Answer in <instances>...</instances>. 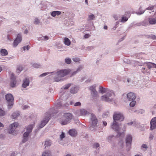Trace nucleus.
Returning a JSON list of instances; mask_svg holds the SVG:
<instances>
[{"label":"nucleus","mask_w":156,"mask_h":156,"mask_svg":"<svg viewBox=\"0 0 156 156\" xmlns=\"http://www.w3.org/2000/svg\"><path fill=\"white\" fill-rule=\"evenodd\" d=\"M70 72V70L69 69H62L58 71L56 73V76L54 78L55 81L56 82L60 81L62 77L69 75Z\"/></svg>","instance_id":"1"},{"label":"nucleus","mask_w":156,"mask_h":156,"mask_svg":"<svg viewBox=\"0 0 156 156\" xmlns=\"http://www.w3.org/2000/svg\"><path fill=\"white\" fill-rule=\"evenodd\" d=\"M114 121L113 123V126L114 127H119L120 126L117 120L122 121L124 119V117L122 114L120 113L115 112L113 115Z\"/></svg>","instance_id":"2"},{"label":"nucleus","mask_w":156,"mask_h":156,"mask_svg":"<svg viewBox=\"0 0 156 156\" xmlns=\"http://www.w3.org/2000/svg\"><path fill=\"white\" fill-rule=\"evenodd\" d=\"M72 115L70 113H65L64 114L63 117V120L60 119V122L62 125L67 124L70 122V121L72 119Z\"/></svg>","instance_id":"3"},{"label":"nucleus","mask_w":156,"mask_h":156,"mask_svg":"<svg viewBox=\"0 0 156 156\" xmlns=\"http://www.w3.org/2000/svg\"><path fill=\"white\" fill-rule=\"evenodd\" d=\"M33 128L27 127L26 131L23 134V138L22 140L23 143L26 142L28 140L29 135L32 130Z\"/></svg>","instance_id":"4"},{"label":"nucleus","mask_w":156,"mask_h":156,"mask_svg":"<svg viewBox=\"0 0 156 156\" xmlns=\"http://www.w3.org/2000/svg\"><path fill=\"white\" fill-rule=\"evenodd\" d=\"M113 130L115 131L119 136L123 137L124 135L126 127H112Z\"/></svg>","instance_id":"5"},{"label":"nucleus","mask_w":156,"mask_h":156,"mask_svg":"<svg viewBox=\"0 0 156 156\" xmlns=\"http://www.w3.org/2000/svg\"><path fill=\"white\" fill-rule=\"evenodd\" d=\"M132 141V136L130 134L127 135L126 138V150L127 151H129L131 148Z\"/></svg>","instance_id":"6"},{"label":"nucleus","mask_w":156,"mask_h":156,"mask_svg":"<svg viewBox=\"0 0 156 156\" xmlns=\"http://www.w3.org/2000/svg\"><path fill=\"white\" fill-rule=\"evenodd\" d=\"M5 98L8 104V108H11L13 104V96L11 94H8L5 95Z\"/></svg>","instance_id":"7"},{"label":"nucleus","mask_w":156,"mask_h":156,"mask_svg":"<svg viewBox=\"0 0 156 156\" xmlns=\"http://www.w3.org/2000/svg\"><path fill=\"white\" fill-rule=\"evenodd\" d=\"M45 115L46 118H45V119L41 121V125L39 127H44L49 121L51 117V115L47 112L45 114Z\"/></svg>","instance_id":"8"},{"label":"nucleus","mask_w":156,"mask_h":156,"mask_svg":"<svg viewBox=\"0 0 156 156\" xmlns=\"http://www.w3.org/2000/svg\"><path fill=\"white\" fill-rule=\"evenodd\" d=\"M90 121V122L92 126H97L98 120L94 115L93 114L91 115Z\"/></svg>","instance_id":"9"},{"label":"nucleus","mask_w":156,"mask_h":156,"mask_svg":"<svg viewBox=\"0 0 156 156\" xmlns=\"http://www.w3.org/2000/svg\"><path fill=\"white\" fill-rule=\"evenodd\" d=\"M112 94H113V93L112 92L107 93L106 95H104L101 97V100L103 101H105L107 102L111 101V99L109 98V97H110Z\"/></svg>","instance_id":"10"},{"label":"nucleus","mask_w":156,"mask_h":156,"mask_svg":"<svg viewBox=\"0 0 156 156\" xmlns=\"http://www.w3.org/2000/svg\"><path fill=\"white\" fill-rule=\"evenodd\" d=\"M22 38L21 35L20 34H18L16 38L14 41L13 45L14 47H16L22 41Z\"/></svg>","instance_id":"11"},{"label":"nucleus","mask_w":156,"mask_h":156,"mask_svg":"<svg viewBox=\"0 0 156 156\" xmlns=\"http://www.w3.org/2000/svg\"><path fill=\"white\" fill-rule=\"evenodd\" d=\"M10 77L11 82L10 83V85L11 87H13L15 86L16 81V78L13 73H11Z\"/></svg>","instance_id":"12"},{"label":"nucleus","mask_w":156,"mask_h":156,"mask_svg":"<svg viewBox=\"0 0 156 156\" xmlns=\"http://www.w3.org/2000/svg\"><path fill=\"white\" fill-rule=\"evenodd\" d=\"M95 88V86H93L90 87V90L91 92V94L94 97H97L98 95V93Z\"/></svg>","instance_id":"13"},{"label":"nucleus","mask_w":156,"mask_h":156,"mask_svg":"<svg viewBox=\"0 0 156 156\" xmlns=\"http://www.w3.org/2000/svg\"><path fill=\"white\" fill-rule=\"evenodd\" d=\"M68 133L70 135L73 137H76L77 134V131L73 129H69L68 132Z\"/></svg>","instance_id":"14"},{"label":"nucleus","mask_w":156,"mask_h":156,"mask_svg":"<svg viewBox=\"0 0 156 156\" xmlns=\"http://www.w3.org/2000/svg\"><path fill=\"white\" fill-rule=\"evenodd\" d=\"M127 97L129 101H133L136 98L135 94L133 93H129L127 94Z\"/></svg>","instance_id":"15"},{"label":"nucleus","mask_w":156,"mask_h":156,"mask_svg":"<svg viewBox=\"0 0 156 156\" xmlns=\"http://www.w3.org/2000/svg\"><path fill=\"white\" fill-rule=\"evenodd\" d=\"M144 64H146V66L149 70L152 67L156 68V64L151 62H145Z\"/></svg>","instance_id":"16"},{"label":"nucleus","mask_w":156,"mask_h":156,"mask_svg":"<svg viewBox=\"0 0 156 156\" xmlns=\"http://www.w3.org/2000/svg\"><path fill=\"white\" fill-rule=\"evenodd\" d=\"M150 127H156V117L153 118L150 122Z\"/></svg>","instance_id":"17"},{"label":"nucleus","mask_w":156,"mask_h":156,"mask_svg":"<svg viewBox=\"0 0 156 156\" xmlns=\"http://www.w3.org/2000/svg\"><path fill=\"white\" fill-rule=\"evenodd\" d=\"M29 80L26 79L23 81V82L22 84V87L24 88H26L27 86L29 85Z\"/></svg>","instance_id":"18"},{"label":"nucleus","mask_w":156,"mask_h":156,"mask_svg":"<svg viewBox=\"0 0 156 156\" xmlns=\"http://www.w3.org/2000/svg\"><path fill=\"white\" fill-rule=\"evenodd\" d=\"M0 54L2 56H6L8 54V52L6 49H2L0 51Z\"/></svg>","instance_id":"19"},{"label":"nucleus","mask_w":156,"mask_h":156,"mask_svg":"<svg viewBox=\"0 0 156 156\" xmlns=\"http://www.w3.org/2000/svg\"><path fill=\"white\" fill-rule=\"evenodd\" d=\"M42 156H51V152L49 150H47L44 151Z\"/></svg>","instance_id":"20"},{"label":"nucleus","mask_w":156,"mask_h":156,"mask_svg":"<svg viewBox=\"0 0 156 156\" xmlns=\"http://www.w3.org/2000/svg\"><path fill=\"white\" fill-rule=\"evenodd\" d=\"M52 144V142L51 140H47L45 141L44 146L45 147L50 146Z\"/></svg>","instance_id":"21"},{"label":"nucleus","mask_w":156,"mask_h":156,"mask_svg":"<svg viewBox=\"0 0 156 156\" xmlns=\"http://www.w3.org/2000/svg\"><path fill=\"white\" fill-rule=\"evenodd\" d=\"M149 24H154L156 23V20L154 18H149L148 19Z\"/></svg>","instance_id":"22"},{"label":"nucleus","mask_w":156,"mask_h":156,"mask_svg":"<svg viewBox=\"0 0 156 156\" xmlns=\"http://www.w3.org/2000/svg\"><path fill=\"white\" fill-rule=\"evenodd\" d=\"M61 13V12L59 11H54L51 13V15L53 17H55L56 15H59Z\"/></svg>","instance_id":"23"},{"label":"nucleus","mask_w":156,"mask_h":156,"mask_svg":"<svg viewBox=\"0 0 156 156\" xmlns=\"http://www.w3.org/2000/svg\"><path fill=\"white\" fill-rule=\"evenodd\" d=\"M64 44L65 45L69 46L71 42L69 39L67 37H65L64 39Z\"/></svg>","instance_id":"24"},{"label":"nucleus","mask_w":156,"mask_h":156,"mask_svg":"<svg viewBox=\"0 0 156 156\" xmlns=\"http://www.w3.org/2000/svg\"><path fill=\"white\" fill-rule=\"evenodd\" d=\"M118 147L119 148H122L124 146V144L122 140H119L118 143Z\"/></svg>","instance_id":"25"},{"label":"nucleus","mask_w":156,"mask_h":156,"mask_svg":"<svg viewBox=\"0 0 156 156\" xmlns=\"http://www.w3.org/2000/svg\"><path fill=\"white\" fill-rule=\"evenodd\" d=\"M16 127H9L7 129L8 133H13Z\"/></svg>","instance_id":"26"},{"label":"nucleus","mask_w":156,"mask_h":156,"mask_svg":"<svg viewBox=\"0 0 156 156\" xmlns=\"http://www.w3.org/2000/svg\"><path fill=\"white\" fill-rule=\"evenodd\" d=\"M78 87H73L71 88L70 90V92L71 93L73 94L76 93L78 91Z\"/></svg>","instance_id":"27"},{"label":"nucleus","mask_w":156,"mask_h":156,"mask_svg":"<svg viewBox=\"0 0 156 156\" xmlns=\"http://www.w3.org/2000/svg\"><path fill=\"white\" fill-rule=\"evenodd\" d=\"M141 72L144 73L149 74L150 73L148 70L145 67H143L141 69Z\"/></svg>","instance_id":"28"},{"label":"nucleus","mask_w":156,"mask_h":156,"mask_svg":"<svg viewBox=\"0 0 156 156\" xmlns=\"http://www.w3.org/2000/svg\"><path fill=\"white\" fill-rule=\"evenodd\" d=\"M20 115V114L18 112L13 113L12 115V119H15L16 118Z\"/></svg>","instance_id":"29"},{"label":"nucleus","mask_w":156,"mask_h":156,"mask_svg":"<svg viewBox=\"0 0 156 156\" xmlns=\"http://www.w3.org/2000/svg\"><path fill=\"white\" fill-rule=\"evenodd\" d=\"M5 114V111L2 108L0 107V117L4 116Z\"/></svg>","instance_id":"30"},{"label":"nucleus","mask_w":156,"mask_h":156,"mask_svg":"<svg viewBox=\"0 0 156 156\" xmlns=\"http://www.w3.org/2000/svg\"><path fill=\"white\" fill-rule=\"evenodd\" d=\"M80 112L81 115H85L87 114V111L84 109H82L80 110Z\"/></svg>","instance_id":"31"},{"label":"nucleus","mask_w":156,"mask_h":156,"mask_svg":"<svg viewBox=\"0 0 156 156\" xmlns=\"http://www.w3.org/2000/svg\"><path fill=\"white\" fill-rule=\"evenodd\" d=\"M99 92L101 93H104L106 92V89L103 87H100L99 88Z\"/></svg>","instance_id":"32"},{"label":"nucleus","mask_w":156,"mask_h":156,"mask_svg":"<svg viewBox=\"0 0 156 156\" xmlns=\"http://www.w3.org/2000/svg\"><path fill=\"white\" fill-rule=\"evenodd\" d=\"M114 137V136L113 135H110L108 136L107 137V140L110 143H112V138Z\"/></svg>","instance_id":"33"},{"label":"nucleus","mask_w":156,"mask_h":156,"mask_svg":"<svg viewBox=\"0 0 156 156\" xmlns=\"http://www.w3.org/2000/svg\"><path fill=\"white\" fill-rule=\"evenodd\" d=\"M23 69V67L22 66H18L16 70V72L18 73H20Z\"/></svg>","instance_id":"34"},{"label":"nucleus","mask_w":156,"mask_h":156,"mask_svg":"<svg viewBox=\"0 0 156 156\" xmlns=\"http://www.w3.org/2000/svg\"><path fill=\"white\" fill-rule=\"evenodd\" d=\"M128 19V18L126 17H122V18L121 22H126Z\"/></svg>","instance_id":"35"},{"label":"nucleus","mask_w":156,"mask_h":156,"mask_svg":"<svg viewBox=\"0 0 156 156\" xmlns=\"http://www.w3.org/2000/svg\"><path fill=\"white\" fill-rule=\"evenodd\" d=\"M94 16L93 14H91L88 16L89 20H93L94 18Z\"/></svg>","instance_id":"36"},{"label":"nucleus","mask_w":156,"mask_h":156,"mask_svg":"<svg viewBox=\"0 0 156 156\" xmlns=\"http://www.w3.org/2000/svg\"><path fill=\"white\" fill-rule=\"evenodd\" d=\"M65 133H64L62 132V133L60 136V139L61 140H62V139L64 138H65Z\"/></svg>","instance_id":"37"},{"label":"nucleus","mask_w":156,"mask_h":156,"mask_svg":"<svg viewBox=\"0 0 156 156\" xmlns=\"http://www.w3.org/2000/svg\"><path fill=\"white\" fill-rule=\"evenodd\" d=\"M18 123L17 122H15L14 123L11 124L10 127H18Z\"/></svg>","instance_id":"38"},{"label":"nucleus","mask_w":156,"mask_h":156,"mask_svg":"<svg viewBox=\"0 0 156 156\" xmlns=\"http://www.w3.org/2000/svg\"><path fill=\"white\" fill-rule=\"evenodd\" d=\"M65 61L66 63L68 64H70L71 62V60L70 58H67L65 60Z\"/></svg>","instance_id":"39"},{"label":"nucleus","mask_w":156,"mask_h":156,"mask_svg":"<svg viewBox=\"0 0 156 156\" xmlns=\"http://www.w3.org/2000/svg\"><path fill=\"white\" fill-rule=\"evenodd\" d=\"M77 73V71H75L73 72H71V71L70 70V73L69 75L70 77H72V76L75 75Z\"/></svg>","instance_id":"40"},{"label":"nucleus","mask_w":156,"mask_h":156,"mask_svg":"<svg viewBox=\"0 0 156 156\" xmlns=\"http://www.w3.org/2000/svg\"><path fill=\"white\" fill-rule=\"evenodd\" d=\"M136 103V102L135 101H132L129 104L130 106L133 107L135 105Z\"/></svg>","instance_id":"41"},{"label":"nucleus","mask_w":156,"mask_h":156,"mask_svg":"<svg viewBox=\"0 0 156 156\" xmlns=\"http://www.w3.org/2000/svg\"><path fill=\"white\" fill-rule=\"evenodd\" d=\"M100 146L99 144L98 143H95L93 145V147L97 148L98 147Z\"/></svg>","instance_id":"42"},{"label":"nucleus","mask_w":156,"mask_h":156,"mask_svg":"<svg viewBox=\"0 0 156 156\" xmlns=\"http://www.w3.org/2000/svg\"><path fill=\"white\" fill-rule=\"evenodd\" d=\"M154 5H152L151 6H149L147 8H146V9L152 10L154 9Z\"/></svg>","instance_id":"43"},{"label":"nucleus","mask_w":156,"mask_h":156,"mask_svg":"<svg viewBox=\"0 0 156 156\" xmlns=\"http://www.w3.org/2000/svg\"><path fill=\"white\" fill-rule=\"evenodd\" d=\"M39 20L37 18H35V21L34 22V23L35 24H38L39 23Z\"/></svg>","instance_id":"44"},{"label":"nucleus","mask_w":156,"mask_h":156,"mask_svg":"<svg viewBox=\"0 0 156 156\" xmlns=\"http://www.w3.org/2000/svg\"><path fill=\"white\" fill-rule=\"evenodd\" d=\"M32 66L35 68H38L40 66V65L36 63H34L33 65Z\"/></svg>","instance_id":"45"},{"label":"nucleus","mask_w":156,"mask_h":156,"mask_svg":"<svg viewBox=\"0 0 156 156\" xmlns=\"http://www.w3.org/2000/svg\"><path fill=\"white\" fill-rule=\"evenodd\" d=\"M81 105V103L80 102H77L74 103V106H80Z\"/></svg>","instance_id":"46"},{"label":"nucleus","mask_w":156,"mask_h":156,"mask_svg":"<svg viewBox=\"0 0 156 156\" xmlns=\"http://www.w3.org/2000/svg\"><path fill=\"white\" fill-rule=\"evenodd\" d=\"M72 59L75 62H78L80 60V58H73Z\"/></svg>","instance_id":"47"},{"label":"nucleus","mask_w":156,"mask_h":156,"mask_svg":"<svg viewBox=\"0 0 156 156\" xmlns=\"http://www.w3.org/2000/svg\"><path fill=\"white\" fill-rule=\"evenodd\" d=\"M71 86V84L69 83L67 84L66 86L64 87V89H68Z\"/></svg>","instance_id":"48"},{"label":"nucleus","mask_w":156,"mask_h":156,"mask_svg":"<svg viewBox=\"0 0 156 156\" xmlns=\"http://www.w3.org/2000/svg\"><path fill=\"white\" fill-rule=\"evenodd\" d=\"M142 25L143 26H146V25H149V23L147 22H146V21H144L143 22Z\"/></svg>","instance_id":"49"},{"label":"nucleus","mask_w":156,"mask_h":156,"mask_svg":"<svg viewBox=\"0 0 156 156\" xmlns=\"http://www.w3.org/2000/svg\"><path fill=\"white\" fill-rule=\"evenodd\" d=\"M49 74L48 73H44L41 74L40 76V77L44 76H46L47 74Z\"/></svg>","instance_id":"50"},{"label":"nucleus","mask_w":156,"mask_h":156,"mask_svg":"<svg viewBox=\"0 0 156 156\" xmlns=\"http://www.w3.org/2000/svg\"><path fill=\"white\" fill-rule=\"evenodd\" d=\"M83 67L82 66H80L78 68L76 71H77V72H78L79 71L83 69Z\"/></svg>","instance_id":"51"},{"label":"nucleus","mask_w":156,"mask_h":156,"mask_svg":"<svg viewBox=\"0 0 156 156\" xmlns=\"http://www.w3.org/2000/svg\"><path fill=\"white\" fill-rule=\"evenodd\" d=\"M136 122H129L128 123V126H131L134 124V125H133V126H134L135 125Z\"/></svg>","instance_id":"52"},{"label":"nucleus","mask_w":156,"mask_h":156,"mask_svg":"<svg viewBox=\"0 0 156 156\" xmlns=\"http://www.w3.org/2000/svg\"><path fill=\"white\" fill-rule=\"evenodd\" d=\"M154 137L153 135L151 134V133H150V135L149 136V139L150 140H151L153 139Z\"/></svg>","instance_id":"53"},{"label":"nucleus","mask_w":156,"mask_h":156,"mask_svg":"<svg viewBox=\"0 0 156 156\" xmlns=\"http://www.w3.org/2000/svg\"><path fill=\"white\" fill-rule=\"evenodd\" d=\"M90 36V35L89 34H86L84 35V37L85 38H87Z\"/></svg>","instance_id":"54"},{"label":"nucleus","mask_w":156,"mask_h":156,"mask_svg":"<svg viewBox=\"0 0 156 156\" xmlns=\"http://www.w3.org/2000/svg\"><path fill=\"white\" fill-rule=\"evenodd\" d=\"M150 37L153 39H156V36L154 35H151Z\"/></svg>","instance_id":"55"},{"label":"nucleus","mask_w":156,"mask_h":156,"mask_svg":"<svg viewBox=\"0 0 156 156\" xmlns=\"http://www.w3.org/2000/svg\"><path fill=\"white\" fill-rule=\"evenodd\" d=\"M142 147L146 149L147 148V146L145 144H143L141 146Z\"/></svg>","instance_id":"56"},{"label":"nucleus","mask_w":156,"mask_h":156,"mask_svg":"<svg viewBox=\"0 0 156 156\" xmlns=\"http://www.w3.org/2000/svg\"><path fill=\"white\" fill-rule=\"evenodd\" d=\"M103 126H106L107 125V122L105 121H103Z\"/></svg>","instance_id":"57"},{"label":"nucleus","mask_w":156,"mask_h":156,"mask_svg":"<svg viewBox=\"0 0 156 156\" xmlns=\"http://www.w3.org/2000/svg\"><path fill=\"white\" fill-rule=\"evenodd\" d=\"M90 129L92 131H95V127H90Z\"/></svg>","instance_id":"58"},{"label":"nucleus","mask_w":156,"mask_h":156,"mask_svg":"<svg viewBox=\"0 0 156 156\" xmlns=\"http://www.w3.org/2000/svg\"><path fill=\"white\" fill-rule=\"evenodd\" d=\"M5 137V135L1 134L0 135V138L3 139Z\"/></svg>","instance_id":"59"},{"label":"nucleus","mask_w":156,"mask_h":156,"mask_svg":"<svg viewBox=\"0 0 156 156\" xmlns=\"http://www.w3.org/2000/svg\"><path fill=\"white\" fill-rule=\"evenodd\" d=\"M150 129L151 130L155 129L156 131V127H150Z\"/></svg>","instance_id":"60"},{"label":"nucleus","mask_w":156,"mask_h":156,"mask_svg":"<svg viewBox=\"0 0 156 156\" xmlns=\"http://www.w3.org/2000/svg\"><path fill=\"white\" fill-rule=\"evenodd\" d=\"M10 156H15V152H13L11 154Z\"/></svg>","instance_id":"61"},{"label":"nucleus","mask_w":156,"mask_h":156,"mask_svg":"<svg viewBox=\"0 0 156 156\" xmlns=\"http://www.w3.org/2000/svg\"><path fill=\"white\" fill-rule=\"evenodd\" d=\"M44 39L45 40H48V36H46L44 37Z\"/></svg>","instance_id":"62"},{"label":"nucleus","mask_w":156,"mask_h":156,"mask_svg":"<svg viewBox=\"0 0 156 156\" xmlns=\"http://www.w3.org/2000/svg\"><path fill=\"white\" fill-rule=\"evenodd\" d=\"M129 12H126L125 13V14L126 15L128 16H129Z\"/></svg>","instance_id":"63"},{"label":"nucleus","mask_w":156,"mask_h":156,"mask_svg":"<svg viewBox=\"0 0 156 156\" xmlns=\"http://www.w3.org/2000/svg\"><path fill=\"white\" fill-rule=\"evenodd\" d=\"M28 107V106H27L26 105H25L23 106V109H26Z\"/></svg>","instance_id":"64"}]
</instances>
